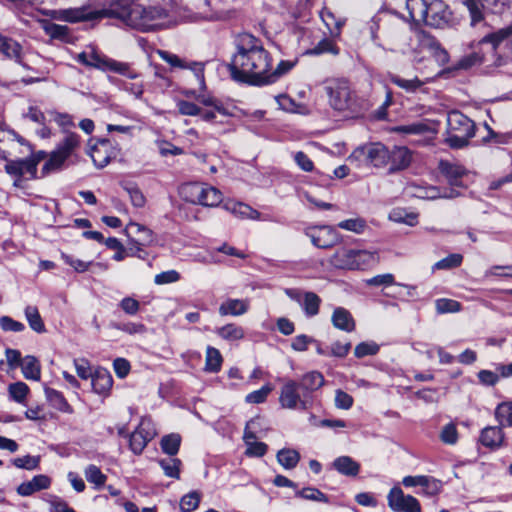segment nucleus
<instances>
[{"instance_id": "f257e3e1", "label": "nucleus", "mask_w": 512, "mask_h": 512, "mask_svg": "<svg viewBox=\"0 0 512 512\" xmlns=\"http://www.w3.org/2000/svg\"><path fill=\"white\" fill-rule=\"evenodd\" d=\"M234 53L229 71L231 78L240 83L262 86L265 73L271 67V57L260 39L249 33H242L235 40Z\"/></svg>"}, {"instance_id": "f03ea898", "label": "nucleus", "mask_w": 512, "mask_h": 512, "mask_svg": "<svg viewBox=\"0 0 512 512\" xmlns=\"http://www.w3.org/2000/svg\"><path fill=\"white\" fill-rule=\"evenodd\" d=\"M379 25L373 21L370 25L371 39L375 45L384 50L406 54L411 51H418V35L425 33L416 30L403 20L395 18L385 23L382 37L377 34Z\"/></svg>"}, {"instance_id": "7ed1b4c3", "label": "nucleus", "mask_w": 512, "mask_h": 512, "mask_svg": "<svg viewBox=\"0 0 512 512\" xmlns=\"http://www.w3.org/2000/svg\"><path fill=\"white\" fill-rule=\"evenodd\" d=\"M176 23L171 12L160 7L135 6L129 26L142 32L168 28Z\"/></svg>"}, {"instance_id": "20e7f679", "label": "nucleus", "mask_w": 512, "mask_h": 512, "mask_svg": "<svg viewBox=\"0 0 512 512\" xmlns=\"http://www.w3.org/2000/svg\"><path fill=\"white\" fill-rule=\"evenodd\" d=\"M474 135L475 124L470 118L458 110L448 113L445 141L451 148L459 149L467 146L469 139Z\"/></svg>"}, {"instance_id": "39448f33", "label": "nucleus", "mask_w": 512, "mask_h": 512, "mask_svg": "<svg viewBox=\"0 0 512 512\" xmlns=\"http://www.w3.org/2000/svg\"><path fill=\"white\" fill-rule=\"evenodd\" d=\"M330 264L342 270H358L378 262L376 252L341 247L331 256Z\"/></svg>"}, {"instance_id": "423d86ee", "label": "nucleus", "mask_w": 512, "mask_h": 512, "mask_svg": "<svg viewBox=\"0 0 512 512\" xmlns=\"http://www.w3.org/2000/svg\"><path fill=\"white\" fill-rule=\"evenodd\" d=\"M331 107L338 111L355 112L360 108V101L351 89L348 81L336 79L330 81L325 87Z\"/></svg>"}, {"instance_id": "0eeeda50", "label": "nucleus", "mask_w": 512, "mask_h": 512, "mask_svg": "<svg viewBox=\"0 0 512 512\" xmlns=\"http://www.w3.org/2000/svg\"><path fill=\"white\" fill-rule=\"evenodd\" d=\"M77 61L85 66L99 69L103 72H115L129 79L138 78L139 74L130 69L128 63L120 62L92 49L90 53L82 52L77 55Z\"/></svg>"}, {"instance_id": "6e6552de", "label": "nucleus", "mask_w": 512, "mask_h": 512, "mask_svg": "<svg viewBox=\"0 0 512 512\" xmlns=\"http://www.w3.org/2000/svg\"><path fill=\"white\" fill-rule=\"evenodd\" d=\"M180 193L188 202L209 207L217 206L223 198L220 190L205 183L185 184Z\"/></svg>"}, {"instance_id": "1a4fd4ad", "label": "nucleus", "mask_w": 512, "mask_h": 512, "mask_svg": "<svg viewBox=\"0 0 512 512\" xmlns=\"http://www.w3.org/2000/svg\"><path fill=\"white\" fill-rule=\"evenodd\" d=\"M80 147V136L74 132H67L59 142L56 149L50 154L43 166V172L49 173L62 168L65 161Z\"/></svg>"}, {"instance_id": "9d476101", "label": "nucleus", "mask_w": 512, "mask_h": 512, "mask_svg": "<svg viewBox=\"0 0 512 512\" xmlns=\"http://www.w3.org/2000/svg\"><path fill=\"white\" fill-rule=\"evenodd\" d=\"M300 387L294 380H286L281 387L279 403L285 409L307 410L311 407V399L303 392L299 393Z\"/></svg>"}, {"instance_id": "9b49d317", "label": "nucleus", "mask_w": 512, "mask_h": 512, "mask_svg": "<svg viewBox=\"0 0 512 512\" xmlns=\"http://www.w3.org/2000/svg\"><path fill=\"white\" fill-rule=\"evenodd\" d=\"M511 0H463L468 8L472 25H476L484 19V12L493 14L503 13L510 4Z\"/></svg>"}, {"instance_id": "f8f14e48", "label": "nucleus", "mask_w": 512, "mask_h": 512, "mask_svg": "<svg viewBox=\"0 0 512 512\" xmlns=\"http://www.w3.org/2000/svg\"><path fill=\"white\" fill-rule=\"evenodd\" d=\"M478 45H489L491 51L497 56L507 53L512 55V22L485 35Z\"/></svg>"}, {"instance_id": "ddd939ff", "label": "nucleus", "mask_w": 512, "mask_h": 512, "mask_svg": "<svg viewBox=\"0 0 512 512\" xmlns=\"http://www.w3.org/2000/svg\"><path fill=\"white\" fill-rule=\"evenodd\" d=\"M364 160L374 167H384L389 163V149L381 143H371L357 148L349 157L350 161Z\"/></svg>"}, {"instance_id": "4468645a", "label": "nucleus", "mask_w": 512, "mask_h": 512, "mask_svg": "<svg viewBox=\"0 0 512 512\" xmlns=\"http://www.w3.org/2000/svg\"><path fill=\"white\" fill-rule=\"evenodd\" d=\"M388 506L394 512H421V505L417 498L404 494L403 490L395 486L387 495Z\"/></svg>"}, {"instance_id": "2eb2a0df", "label": "nucleus", "mask_w": 512, "mask_h": 512, "mask_svg": "<svg viewBox=\"0 0 512 512\" xmlns=\"http://www.w3.org/2000/svg\"><path fill=\"white\" fill-rule=\"evenodd\" d=\"M45 156L46 153L40 151L36 155L25 159L7 161L5 170L8 174L18 178L24 175H29L31 178H34L37 173V165Z\"/></svg>"}, {"instance_id": "dca6fc26", "label": "nucleus", "mask_w": 512, "mask_h": 512, "mask_svg": "<svg viewBox=\"0 0 512 512\" xmlns=\"http://www.w3.org/2000/svg\"><path fill=\"white\" fill-rule=\"evenodd\" d=\"M312 244L318 248H330L340 242L338 233L330 226L309 227L305 230Z\"/></svg>"}, {"instance_id": "f3484780", "label": "nucleus", "mask_w": 512, "mask_h": 512, "mask_svg": "<svg viewBox=\"0 0 512 512\" xmlns=\"http://www.w3.org/2000/svg\"><path fill=\"white\" fill-rule=\"evenodd\" d=\"M450 18L451 12L442 0H429L427 17L423 20L426 25L441 28L448 24Z\"/></svg>"}, {"instance_id": "a211bd4d", "label": "nucleus", "mask_w": 512, "mask_h": 512, "mask_svg": "<svg viewBox=\"0 0 512 512\" xmlns=\"http://www.w3.org/2000/svg\"><path fill=\"white\" fill-rule=\"evenodd\" d=\"M155 436V431L148 420H142L139 426L129 436L130 449L135 454H141L148 442Z\"/></svg>"}, {"instance_id": "6ab92c4d", "label": "nucleus", "mask_w": 512, "mask_h": 512, "mask_svg": "<svg viewBox=\"0 0 512 512\" xmlns=\"http://www.w3.org/2000/svg\"><path fill=\"white\" fill-rule=\"evenodd\" d=\"M45 15L53 20L76 23L94 18V13L84 7L66 8V9H49Z\"/></svg>"}, {"instance_id": "aec40b11", "label": "nucleus", "mask_w": 512, "mask_h": 512, "mask_svg": "<svg viewBox=\"0 0 512 512\" xmlns=\"http://www.w3.org/2000/svg\"><path fill=\"white\" fill-rule=\"evenodd\" d=\"M418 35V51L428 50L440 65H445L449 61L447 51L442 48L439 42L431 35L419 33Z\"/></svg>"}, {"instance_id": "412c9836", "label": "nucleus", "mask_w": 512, "mask_h": 512, "mask_svg": "<svg viewBox=\"0 0 512 512\" xmlns=\"http://www.w3.org/2000/svg\"><path fill=\"white\" fill-rule=\"evenodd\" d=\"M125 233L140 253L143 252L141 247L150 244L153 240L151 230L139 223L130 222L125 228Z\"/></svg>"}, {"instance_id": "4be33fe9", "label": "nucleus", "mask_w": 512, "mask_h": 512, "mask_svg": "<svg viewBox=\"0 0 512 512\" xmlns=\"http://www.w3.org/2000/svg\"><path fill=\"white\" fill-rule=\"evenodd\" d=\"M0 53L17 64H23V47L16 40L0 33Z\"/></svg>"}, {"instance_id": "5701e85b", "label": "nucleus", "mask_w": 512, "mask_h": 512, "mask_svg": "<svg viewBox=\"0 0 512 512\" xmlns=\"http://www.w3.org/2000/svg\"><path fill=\"white\" fill-rule=\"evenodd\" d=\"M412 162V152L405 146H394L389 150V163L391 172L406 169Z\"/></svg>"}, {"instance_id": "b1692460", "label": "nucleus", "mask_w": 512, "mask_h": 512, "mask_svg": "<svg viewBox=\"0 0 512 512\" xmlns=\"http://www.w3.org/2000/svg\"><path fill=\"white\" fill-rule=\"evenodd\" d=\"M325 383L324 376L322 373L318 371H310L304 374L298 383L301 392L305 396H308L311 399V403L313 402L312 394L313 392L320 389Z\"/></svg>"}, {"instance_id": "393cba45", "label": "nucleus", "mask_w": 512, "mask_h": 512, "mask_svg": "<svg viewBox=\"0 0 512 512\" xmlns=\"http://www.w3.org/2000/svg\"><path fill=\"white\" fill-rule=\"evenodd\" d=\"M439 170L452 186H462V178L467 174L463 166L444 160L440 161Z\"/></svg>"}, {"instance_id": "a878e982", "label": "nucleus", "mask_w": 512, "mask_h": 512, "mask_svg": "<svg viewBox=\"0 0 512 512\" xmlns=\"http://www.w3.org/2000/svg\"><path fill=\"white\" fill-rule=\"evenodd\" d=\"M51 485V479L47 475H36L30 481L23 482L17 487V493L21 496H30L33 493L48 489Z\"/></svg>"}, {"instance_id": "bb28decb", "label": "nucleus", "mask_w": 512, "mask_h": 512, "mask_svg": "<svg viewBox=\"0 0 512 512\" xmlns=\"http://www.w3.org/2000/svg\"><path fill=\"white\" fill-rule=\"evenodd\" d=\"M183 95H185L188 98H193L200 104H202L205 107H213L216 111L220 113V115L223 116H231L232 114L229 112L227 108L224 107V105L216 98H214L211 95H204L199 94L195 90H184L182 92Z\"/></svg>"}, {"instance_id": "cd10ccee", "label": "nucleus", "mask_w": 512, "mask_h": 512, "mask_svg": "<svg viewBox=\"0 0 512 512\" xmlns=\"http://www.w3.org/2000/svg\"><path fill=\"white\" fill-rule=\"evenodd\" d=\"M331 321L333 326L339 330L352 332L355 329V320L352 314L343 307H337L334 309Z\"/></svg>"}, {"instance_id": "c85d7f7f", "label": "nucleus", "mask_w": 512, "mask_h": 512, "mask_svg": "<svg viewBox=\"0 0 512 512\" xmlns=\"http://www.w3.org/2000/svg\"><path fill=\"white\" fill-rule=\"evenodd\" d=\"M133 0H115L111 3L109 14L113 17L121 19L128 26L130 24V16L134 11V7L138 6Z\"/></svg>"}, {"instance_id": "c756f323", "label": "nucleus", "mask_w": 512, "mask_h": 512, "mask_svg": "<svg viewBox=\"0 0 512 512\" xmlns=\"http://www.w3.org/2000/svg\"><path fill=\"white\" fill-rule=\"evenodd\" d=\"M91 385L94 392L106 394L113 385V379L110 372L106 369H97L91 378Z\"/></svg>"}, {"instance_id": "7c9ffc66", "label": "nucleus", "mask_w": 512, "mask_h": 512, "mask_svg": "<svg viewBox=\"0 0 512 512\" xmlns=\"http://www.w3.org/2000/svg\"><path fill=\"white\" fill-rule=\"evenodd\" d=\"M333 468L342 475L355 477L359 474L360 464L350 456L337 457L333 463Z\"/></svg>"}, {"instance_id": "2f4dec72", "label": "nucleus", "mask_w": 512, "mask_h": 512, "mask_svg": "<svg viewBox=\"0 0 512 512\" xmlns=\"http://www.w3.org/2000/svg\"><path fill=\"white\" fill-rule=\"evenodd\" d=\"M249 308V301L243 299H228L219 307V313L222 316L232 315L240 316L245 314Z\"/></svg>"}, {"instance_id": "473e14b6", "label": "nucleus", "mask_w": 512, "mask_h": 512, "mask_svg": "<svg viewBox=\"0 0 512 512\" xmlns=\"http://www.w3.org/2000/svg\"><path fill=\"white\" fill-rule=\"evenodd\" d=\"M23 376L27 380L39 381L41 377V366L38 359L34 356L27 355L21 363Z\"/></svg>"}, {"instance_id": "72a5a7b5", "label": "nucleus", "mask_w": 512, "mask_h": 512, "mask_svg": "<svg viewBox=\"0 0 512 512\" xmlns=\"http://www.w3.org/2000/svg\"><path fill=\"white\" fill-rule=\"evenodd\" d=\"M108 148V140H101L97 145L91 148L89 154L97 167L103 168L110 162L111 157L107 155Z\"/></svg>"}, {"instance_id": "f704fd0d", "label": "nucleus", "mask_w": 512, "mask_h": 512, "mask_svg": "<svg viewBox=\"0 0 512 512\" xmlns=\"http://www.w3.org/2000/svg\"><path fill=\"white\" fill-rule=\"evenodd\" d=\"M320 16L327 29L330 31L331 36L338 37L345 20L343 18H337L335 14L327 8L321 11Z\"/></svg>"}, {"instance_id": "c9c22d12", "label": "nucleus", "mask_w": 512, "mask_h": 512, "mask_svg": "<svg viewBox=\"0 0 512 512\" xmlns=\"http://www.w3.org/2000/svg\"><path fill=\"white\" fill-rule=\"evenodd\" d=\"M277 462L286 470L294 469L299 461L300 454L297 450L291 448H283L277 452Z\"/></svg>"}, {"instance_id": "e433bc0d", "label": "nucleus", "mask_w": 512, "mask_h": 512, "mask_svg": "<svg viewBox=\"0 0 512 512\" xmlns=\"http://www.w3.org/2000/svg\"><path fill=\"white\" fill-rule=\"evenodd\" d=\"M503 433L499 427H486L482 430L480 441L490 448L499 447L503 442Z\"/></svg>"}, {"instance_id": "4c0bfd02", "label": "nucleus", "mask_w": 512, "mask_h": 512, "mask_svg": "<svg viewBox=\"0 0 512 512\" xmlns=\"http://www.w3.org/2000/svg\"><path fill=\"white\" fill-rule=\"evenodd\" d=\"M296 64L295 60H282L278 63L277 67L274 70H271V67L265 73V80L263 81V85L274 83L281 76L288 73Z\"/></svg>"}, {"instance_id": "58836bf2", "label": "nucleus", "mask_w": 512, "mask_h": 512, "mask_svg": "<svg viewBox=\"0 0 512 512\" xmlns=\"http://www.w3.org/2000/svg\"><path fill=\"white\" fill-rule=\"evenodd\" d=\"M429 0H406V7L414 22H423L427 17V5Z\"/></svg>"}, {"instance_id": "ea45409f", "label": "nucleus", "mask_w": 512, "mask_h": 512, "mask_svg": "<svg viewBox=\"0 0 512 512\" xmlns=\"http://www.w3.org/2000/svg\"><path fill=\"white\" fill-rule=\"evenodd\" d=\"M45 395L51 406L55 409L64 413L73 412L72 407L68 404L61 392L52 388H46Z\"/></svg>"}, {"instance_id": "a19ab883", "label": "nucleus", "mask_w": 512, "mask_h": 512, "mask_svg": "<svg viewBox=\"0 0 512 512\" xmlns=\"http://www.w3.org/2000/svg\"><path fill=\"white\" fill-rule=\"evenodd\" d=\"M42 29L52 39L66 41L69 37V28L65 25L55 24L50 21L41 22Z\"/></svg>"}, {"instance_id": "79ce46f5", "label": "nucleus", "mask_w": 512, "mask_h": 512, "mask_svg": "<svg viewBox=\"0 0 512 512\" xmlns=\"http://www.w3.org/2000/svg\"><path fill=\"white\" fill-rule=\"evenodd\" d=\"M61 258L64 260V262L66 264H68L71 267H73V269L76 272H78V273H83V272L89 270V268L91 266H94V265L99 267L102 270H107L108 269V266L106 264H103V263H96L95 264L92 261L85 262V261H82L80 259L74 258L73 256L67 255V254H64V253H62Z\"/></svg>"}, {"instance_id": "37998d69", "label": "nucleus", "mask_w": 512, "mask_h": 512, "mask_svg": "<svg viewBox=\"0 0 512 512\" xmlns=\"http://www.w3.org/2000/svg\"><path fill=\"white\" fill-rule=\"evenodd\" d=\"M158 464L162 468L164 474L167 477L179 479L180 478V467L182 462L180 459L175 457H169L164 459H159Z\"/></svg>"}, {"instance_id": "c03bdc74", "label": "nucleus", "mask_w": 512, "mask_h": 512, "mask_svg": "<svg viewBox=\"0 0 512 512\" xmlns=\"http://www.w3.org/2000/svg\"><path fill=\"white\" fill-rule=\"evenodd\" d=\"M222 362L223 359L220 351L214 347L208 346L206 350L205 370L216 373L220 371Z\"/></svg>"}, {"instance_id": "a18cd8bd", "label": "nucleus", "mask_w": 512, "mask_h": 512, "mask_svg": "<svg viewBox=\"0 0 512 512\" xmlns=\"http://www.w3.org/2000/svg\"><path fill=\"white\" fill-rule=\"evenodd\" d=\"M321 298L314 292L304 294L302 308L308 317H313L319 313Z\"/></svg>"}, {"instance_id": "49530a36", "label": "nucleus", "mask_w": 512, "mask_h": 512, "mask_svg": "<svg viewBox=\"0 0 512 512\" xmlns=\"http://www.w3.org/2000/svg\"><path fill=\"white\" fill-rule=\"evenodd\" d=\"M25 317L32 330L37 333H43L45 331V325L36 306H27L25 308Z\"/></svg>"}, {"instance_id": "de8ad7c7", "label": "nucleus", "mask_w": 512, "mask_h": 512, "mask_svg": "<svg viewBox=\"0 0 512 512\" xmlns=\"http://www.w3.org/2000/svg\"><path fill=\"white\" fill-rule=\"evenodd\" d=\"M417 214L407 212L401 208L393 209L389 214V219L396 223H404L409 226H415L417 224Z\"/></svg>"}, {"instance_id": "09e8293b", "label": "nucleus", "mask_w": 512, "mask_h": 512, "mask_svg": "<svg viewBox=\"0 0 512 512\" xmlns=\"http://www.w3.org/2000/svg\"><path fill=\"white\" fill-rule=\"evenodd\" d=\"M181 437L179 434H169L162 438L161 440V449L164 453L169 456H175L180 448Z\"/></svg>"}, {"instance_id": "8fccbe9b", "label": "nucleus", "mask_w": 512, "mask_h": 512, "mask_svg": "<svg viewBox=\"0 0 512 512\" xmlns=\"http://www.w3.org/2000/svg\"><path fill=\"white\" fill-rule=\"evenodd\" d=\"M217 334L225 340L236 341L244 337V330L236 324H227L218 328Z\"/></svg>"}, {"instance_id": "3c124183", "label": "nucleus", "mask_w": 512, "mask_h": 512, "mask_svg": "<svg viewBox=\"0 0 512 512\" xmlns=\"http://www.w3.org/2000/svg\"><path fill=\"white\" fill-rule=\"evenodd\" d=\"M388 79L398 87L406 90L407 92H414L423 85V82L417 77L413 79H404L395 74H389Z\"/></svg>"}, {"instance_id": "603ef678", "label": "nucleus", "mask_w": 512, "mask_h": 512, "mask_svg": "<svg viewBox=\"0 0 512 512\" xmlns=\"http://www.w3.org/2000/svg\"><path fill=\"white\" fill-rule=\"evenodd\" d=\"M325 53L333 55H337L339 53V48L331 39L328 38L322 39L317 45L306 51V54L308 55H321Z\"/></svg>"}, {"instance_id": "864d4df0", "label": "nucleus", "mask_w": 512, "mask_h": 512, "mask_svg": "<svg viewBox=\"0 0 512 512\" xmlns=\"http://www.w3.org/2000/svg\"><path fill=\"white\" fill-rule=\"evenodd\" d=\"M394 132L407 135H422L429 131V126L422 122H414L406 125H399L393 128Z\"/></svg>"}, {"instance_id": "5fc2aeb1", "label": "nucleus", "mask_w": 512, "mask_h": 512, "mask_svg": "<svg viewBox=\"0 0 512 512\" xmlns=\"http://www.w3.org/2000/svg\"><path fill=\"white\" fill-rule=\"evenodd\" d=\"M495 417L501 426H512V402L499 404L495 410Z\"/></svg>"}, {"instance_id": "6e6d98bb", "label": "nucleus", "mask_w": 512, "mask_h": 512, "mask_svg": "<svg viewBox=\"0 0 512 512\" xmlns=\"http://www.w3.org/2000/svg\"><path fill=\"white\" fill-rule=\"evenodd\" d=\"M84 474H85L87 481L89 483L94 484L97 489L102 487L107 480L106 475H104L101 472L100 468L93 464L88 465L85 468Z\"/></svg>"}, {"instance_id": "4d7b16f0", "label": "nucleus", "mask_w": 512, "mask_h": 512, "mask_svg": "<svg viewBox=\"0 0 512 512\" xmlns=\"http://www.w3.org/2000/svg\"><path fill=\"white\" fill-rule=\"evenodd\" d=\"M10 397L17 403H24L28 393L29 387L24 382L12 383L8 387Z\"/></svg>"}, {"instance_id": "13d9d810", "label": "nucleus", "mask_w": 512, "mask_h": 512, "mask_svg": "<svg viewBox=\"0 0 512 512\" xmlns=\"http://www.w3.org/2000/svg\"><path fill=\"white\" fill-rule=\"evenodd\" d=\"M273 387L270 384L262 386L259 390H255L246 395L245 401L249 404H260L266 401L268 395L272 392Z\"/></svg>"}, {"instance_id": "bf43d9fd", "label": "nucleus", "mask_w": 512, "mask_h": 512, "mask_svg": "<svg viewBox=\"0 0 512 512\" xmlns=\"http://www.w3.org/2000/svg\"><path fill=\"white\" fill-rule=\"evenodd\" d=\"M421 487L423 488V495L436 496L442 489V482L434 477L425 475Z\"/></svg>"}, {"instance_id": "052dcab7", "label": "nucleus", "mask_w": 512, "mask_h": 512, "mask_svg": "<svg viewBox=\"0 0 512 512\" xmlns=\"http://www.w3.org/2000/svg\"><path fill=\"white\" fill-rule=\"evenodd\" d=\"M200 503V495L193 491L184 495L180 500V509L182 512H192L196 510Z\"/></svg>"}, {"instance_id": "680f3d73", "label": "nucleus", "mask_w": 512, "mask_h": 512, "mask_svg": "<svg viewBox=\"0 0 512 512\" xmlns=\"http://www.w3.org/2000/svg\"><path fill=\"white\" fill-rule=\"evenodd\" d=\"M226 208L231 210L232 213L239 215L241 217L259 219L260 216V213L257 210H254L250 206L245 205L243 203H234L232 204L231 207L227 204Z\"/></svg>"}, {"instance_id": "e2e57ef3", "label": "nucleus", "mask_w": 512, "mask_h": 512, "mask_svg": "<svg viewBox=\"0 0 512 512\" xmlns=\"http://www.w3.org/2000/svg\"><path fill=\"white\" fill-rule=\"evenodd\" d=\"M176 107L179 114L183 116H199L201 114V107L187 100H177Z\"/></svg>"}, {"instance_id": "0e129e2a", "label": "nucleus", "mask_w": 512, "mask_h": 512, "mask_svg": "<svg viewBox=\"0 0 512 512\" xmlns=\"http://www.w3.org/2000/svg\"><path fill=\"white\" fill-rule=\"evenodd\" d=\"M462 260H463V257L461 254H457V253L450 254L447 257L436 262L434 264L433 268L437 269V270L456 268L461 265Z\"/></svg>"}, {"instance_id": "69168bd1", "label": "nucleus", "mask_w": 512, "mask_h": 512, "mask_svg": "<svg viewBox=\"0 0 512 512\" xmlns=\"http://www.w3.org/2000/svg\"><path fill=\"white\" fill-rule=\"evenodd\" d=\"M483 59H484V56L482 53L474 51V52H471L470 54L462 57L459 60L456 68L457 69H469L473 66L481 64L483 62Z\"/></svg>"}, {"instance_id": "338daca9", "label": "nucleus", "mask_w": 512, "mask_h": 512, "mask_svg": "<svg viewBox=\"0 0 512 512\" xmlns=\"http://www.w3.org/2000/svg\"><path fill=\"white\" fill-rule=\"evenodd\" d=\"M296 496L306 500L317 501V502H328V497L320 490L312 487L303 488L296 493Z\"/></svg>"}, {"instance_id": "774afa93", "label": "nucleus", "mask_w": 512, "mask_h": 512, "mask_svg": "<svg viewBox=\"0 0 512 512\" xmlns=\"http://www.w3.org/2000/svg\"><path fill=\"white\" fill-rule=\"evenodd\" d=\"M441 441L448 445H454L456 444L458 440V432L455 424L448 423L446 424L439 435Z\"/></svg>"}]
</instances>
